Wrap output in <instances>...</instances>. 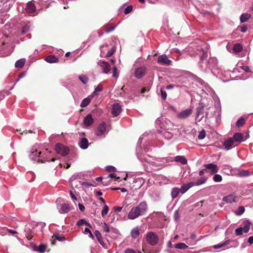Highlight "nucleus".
Here are the masks:
<instances>
[{
	"label": "nucleus",
	"mask_w": 253,
	"mask_h": 253,
	"mask_svg": "<svg viewBox=\"0 0 253 253\" xmlns=\"http://www.w3.org/2000/svg\"><path fill=\"white\" fill-rule=\"evenodd\" d=\"M147 209L146 202L145 201L141 202L137 206L131 208L128 213V218L133 220L144 215L146 212Z\"/></svg>",
	"instance_id": "f257e3e1"
},
{
	"label": "nucleus",
	"mask_w": 253,
	"mask_h": 253,
	"mask_svg": "<svg viewBox=\"0 0 253 253\" xmlns=\"http://www.w3.org/2000/svg\"><path fill=\"white\" fill-rule=\"evenodd\" d=\"M207 56V53L203 52V55L200 57L201 62L200 66L203 70H206V69H205L203 64H208L207 68H208L209 70H211L213 68L216 67L217 64V60L216 58L211 57L208 60H207L206 58Z\"/></svg>",
	"instance_id": "f03ea898"
},
{
	"label": "nucleus",
	"mask_w": 253,
	"mask_h": 253,
	"mask_svg": "<svg viewBox=\"0 0 253 253\" xmlns=\"http://www.w3.org/2000/svg\"><path fill=\"white\" fill-rule=\"evenodd\" d=\"M56 203L58 211L61 214L67 213L71 210L69 204L61 198L56 200Z\"/></svg>",
	"instance_id": "7ed1b4c3"
},
{
	"label": "nucleus",
	"mask_w": 253,
	"mask_h": 253,
	"mask_svg": "<svg viewBox=\"0 0 253 253\" xmlns=\"http://www.w3.org/2000/svg\"><path fill=\"white\" fill-rule=\"evenodd\" d=\"M137 156L138 159L141 162H146L150 164L152 166H154L159 168H162L165 166L164 163H159V160H155V161H154V159L148 155H144L143 156H141V155H138V153H137Z\"/></svg>",
	"instance_id": "20e7f679"
},
{
	"label": "nucleus",
	"mask_w": 253,
	"mask_h": 253,
	"mask_svg": "<svg viewBox=\"0 0 253 253\" xmlns=\"http://www.w3.org/2000/svg\"><path fill=\"white\" fill-rule=\"evenodd\" d=\"M29 156L31 160L37 161L38 162L44 163L49 161L47 158H42V156H41V151L37 149H32Z\"/></svg>",
	"instance_id": "39448f33"
},
{
	"label": "nucleus",
	"mask_w": 253,
	"mask_h": 253,
	"mask_svg": "<svg viewBox=\"0 0 253 253\" xmlns=\"http://www.w3.org/2000/svg\"><path fill=\"white\" fill-rule=\"evenodd\" d=\"M145 239L147 243L152 246L157 245L159 242L158 236L153 232H147L145 235Z\"/></svg>",
	"instance_id": "423d86ee"
},
{
	"label": "nucleus",
	"mask_w": 253,
	"mask_h": 253,
	"mask_svg": "<svg viewBox=\"0 0 253 253\" xmlns=\"http://www.w3.org/2000/svg\"><path fill=\"white\" fill-rule=\"evenodd\" d=\"M110 129V128L109 126H107L105 123L103 122L98 126L96 135L98 136L104 137L108 133Z\"/></svg>",
	"instance_id": "0eeeda50"
},
{
	"label": "nucleus",
	"mask_w": 253,
	"mask_h": 253,
	"mask_svg": "<svg viewBox=\"0 0 253 253\" xmlns=\"http://www.w3.org/2000/svg\"><path fill=\"white\" fill-rule=\"evenodd\" d=\"M56 152L63 156H65L69 153V149L64 145L57 143L55 147Z\"/></svg>",
	"instance_id": "6e6552de"
},
{
	"label": "nucleus",
	"mask_w": 253,
	"mask_h": 253,
	"mask_svg": "<svg viewBox=\"0 0 253 253\" xmlns=\"http://www.w3.org/2000/svg\"><path fill=\"white\" fill-rule=\"evenodd\" d=\"M204 106L202 103H199V106L196 108V121L200 122L204 117Z\"/></svg>",
	"instance_id": "1a4fd4ad"
},
{
	"label": "nucleus",
	"mask_w": 253,
	"mask_h": 253,
	"mask_svg": "<svg viewBox=\"0 0 253 253\" xmlns=\"http://www.w3.org/2000/svg\"><path fill=\"white\" fill-rule=\"evenodd\" d=\"M157 62L162 65L169 66L171 64V60L168 59L166 54H162L158 57Z\"/></svg>",
	"instance_id": "9d476101"
},
{
	"label": "nucleus",
	"mask_w": 253,
	"mask_h": 253,
	"mask_svg": "<svg viewBox=\"0 0 253 253\" xmlns=\"http://www.w3.org/2000/svg\"><path fill=\"white\" fill-rule=\"evenodd\" d=\"M98 65L100 66L102 69V73L108 74L110 72L111 67L108 62L100 60L98 62Z\"/></svg>",
	"instance_id": "9b49d317"
},
{
	"label": "nucleus",
	"mask_w": 253,
	"mask_h": 253,
	"mask_svg": "<svg viewBox=\"0 0 253 253\" xmlns=\"http://www.w3.org/2000/svg\"><path fill=\"white\" fill-rule=\"evenodd\" d=\"M237 145L238 144L235 142V141L232 138L227 139L223 143V146L224 147V148L227 150L231 149L237 146Z\"/></svg>",
	"instance_id": "f8f14e48"
},
{
	"label": "nucleus",
	"mask_w": 253,
	"mask_h": 253,
	"mask_svg": "<svg viewBox=\"0 0 253 253\" xmlns=\"http://www.w3.org/2000/svg\"><path fill=\"white\" fill-rule=\"evenodd\" d=\"M146 71V68L144 66L137 68L134 71L135 77L137 79H140L145 75Z\"/></svg>",
	"instance_id": "ddd939ff"
},
{
	"label": "nucleus",
	"mask_w": 253,
	"mask_h": 253,
	"mask_svg": "<svg viewBox=\"0 0 253 253\" xmlns=\"http://www.w3.org/2000/svg\"><path fill=\"white\" fill-rule=\"evenodd\" d=\"M206 168V170H210L211 174H214L217 172L218 170V168L217 165L213 164H208L204 166Z\"/></svg>",
	"instance_id": "4468645a"
},
{
	"label": "nucleus",
	"mask_w": 253,
	"mask_h": 253,
	"mask_svg": "<svg viewBox=\"0 0 253 253\" xmlns=\"http://www.w3.org/2000/svg\"><path fill=\"white\" fill-rule=\"evenodd\" d=\"M122 111V107L119 103H114L112 106V113L115 116H117Z\"/></svg>",
	"instance_id": "2eb2a0df"
},
{
	"label": "nucleus",
	"mask_w": 253,
	"mask_h": 253,
	"mask_svg": "<svg viewBox=\"0 0 253 253\" xmlns=\"http://www.w3.org/2000/svg\"><path fill=\"white\" fill-rule=\"evenodd\" d=\"M192 112V109H187L178 113L177 117L180 119H185L189 116L191 114Z\"/></svg>",
	"instance_id": "dca6fc26"
},
{
	"label": "nucleus",
	"mask_w": 253,
	"mask_h": 253,
	"mask_svg": "<svg viewBox=\"0 0 253 253\" xmlns=\"http://www.w3.org/2000/svg\"><path fill=\"white\" fill-rule=\"evenodd\" d=\"M159 133L167 140H169L173 137L172 133L165 129L160 130Z\"/></svg>",
	"instance_id": "f3484780"
},
{
	"label": "nucleus",
	"mask_w": 253,
	"mask_h": 253,
	"mask_svg": "<svg viewBox=\"0 0 253 253\" xmlns=\"http://www.w3.org/2000/svg\"><path fill=\"white\" fill-rule=\"evenodd\" d=\"M232 138L235 141L236 143H240L242 142L245 141V139H244V136L242 133L240 132H236L234 133Z\"/></svg>",
	"instance_id": "a211bd4d"
},
{
	"label": "nucleus",
	"mask_w": 253,
	"mask_h": 253,
	"mask_svg": "<svg viewBox=\"0 0 253 253\" xmlns=\"http://www.w3.org/2000/svg\"><path fill=\"white\" fill-rule=\"evenodd\" d=\"M25 10L28 13L34 14L35 12L36 6L32 2H28L27 4Z\"/></svg>",
	"instance_id": "6ab92c4d"
},
{
	"label": "nucleus",
	"mask_w": 253,
	"mask_h": 253,
	"mask_svg": "<svg viewBox=\"0 0 253 253\" xmlns=\"http://www.w3.org/2000/svg\"><path fill=\"white\" fill-rule=\"evenodd\" d=\"M79 145L82 149H86L88 146V141L85 137L82 138L79 142Z\"/></svg>",
	"instance_id": "aec40b11"
},
{
	"label": "nucleus",
	"mask_w": 253,
	"mask_h": 253,
	"mask_svg": "<svg viewBox=\"0 0 253 253\" xmlns=\"http://www.w3.org/2000/svg\"><path fill=\"white\" fill-rule=\"evenodd\" d=\"M193 186V184L192 182H190L188 184H183L180 189H179L180 193L184 194L187 190Z\"/></svg>",
	"instance_id": "412c9836"
},
{
	"label": "nucleus",
	"mask_w": 253,
	"mask_h": 253,
	"mask_svg": "<svg viewBox=\"0 0 253 253\" xmlns=\"http://www.w3.org/2000/svg\"><path fill=\"white\" fill-rule=\"evenodd\" d=\"M41 156H42V158H47V159H49V161L48 162H54L55 160L54 158H51V154L47 149H46L43 152H41Z\"/></svg>",
	"instance_id": "4be33fe9"
},
{
	"label": "nucleus",
	"mask_w": 253,
	"mask_h": 253,
	"mask_svg": "<svg viewBox=\"0 0 253 253\" xmlns=\"http://www.w3.org/2000/svg\"><path fill=\"white\" fill-rule=\"evenodd\" d=\"M174 161L177 163H180L182 165H185L187 163V159L183 156H177L175 157Z\"/></svg>",
	"instance_id": "5701e85b"
},
{
	"label": "nucleus",
	"mask_w": 253,
	"mask_h": 253,
	"mask_svg": "<svg viewBox=\"0 0 253 253\" xmlns=\"http://www.w3.org/2000/svg\"><path fill=\"white\" fill-rule=\"evenodd\" d=\"M46 248V246L43 244L40 245L38 246H35L34 248L35 251L39 252V253H43L45 252Z\"/></svg>",
	"instance_id": "b1692460"
},
{
	"label": "nucleus",
	"mask_w": 253,
	"mask_h": 253,
	"mask_svg": "<svg viewBox=\"0 0 253 253\" xmlns=\"http://www.w3.org/2000/svg\"><path fill=\"white\" fill-rule=\"evenodd\" d=\"M93 122V119L90 114L87 115L84 119V124L85 126H90Z\"/></svg>",
	"instance_id": "393cba45"
},
{
	"label": "nucleus",
	"mask_w": 253,
	"mask_h": 253,
	"mask_svg": "<svg viewBox=\"0 0 253 253\" xmlns=\"http://www.w3.org/2000/svg\"><path fill=\"white\" fill-rule=\"evenodd\" d=\"M228 243H229V241H226L223 243H220V244H218L214 245L213 248L215 249H221L222 250H225L228 248L227 247H226V246L228 244Z\"/></svg>",
	"instance_id": "a878e982"
},
{
	"label": "nucleus",
	"mask_w": 253,
	"mask_h": 253,
	"mask_svg": "<svg viewBox=\"0 0 253 253\" xmlns=\"http://www.w3.org/2000/svg\"><path fill=\"white\" fill-rule=\"evenodd\" d=\"M139 229L138 226L133 228L130 232V235L132 238H136L139 235Z\"/></svg>",
	"instance_id": "bb28decb"
},
{
	"label": "nucleus",
	"mask_w": 253,
	"mask_h": 253,
	"mask_svg": "<svg viewBox=\"0 0 253 253\" xmlns=\"http://www.w3.org/2000/svg\"><path fill=\"white\" fill-rule=\"evenodd\" d=\"M92 98L93 97H91V95H89L87 97L84 99L81 103V107L82 108H84L86 107L89 104Z\"/></svg>",
	"instance_id": "cd10ccee"
},
{
	"label": "nucleus",
	"mask_w": 253,
	"mask_h": 253,
	"mask_svg": "<svg viewBox=\"0 0 253 253\" xmlns=\"http://www.w3.org/2000/svg\"><path fill=\"white\" fill-rule=\"evenodd\" d=\"M222 201L227 203H234L235 202V196L233 195H228L223 197Z\"/></svg>",
	"instance_id": "c85d7f7f"
},
{
	"label": "nucleus",
	"mask_w": 253,
	"mask_h": 253,
	"mask_svg": "<svg viewBox=\"0 0 253 253\" xmlns=\"http://www.w3.org/2000/svg\"><path fill=\"white\" fill-rule=\"evenodd\" d=\"M45 60L50 63H56L58 61V59L53 55H48L45 57Z\"/></svg>",
	"instance_id": "c756f323"
},
{
	"label": "nucleus",
	"mask_w": 253,
	"mask_h": 253,
	"mask_svg": "<svg viewBox=\"0 0 253 253\" xmlns=\"http://www.w3.org/2000/svg\"><path fill=\"white\" fill-rule=\"evenodd\" d=\"M251 15L248 13H245L241 14L240 16V21L241 23H244L247 21L251 18Z\"/></svg>",
	"instance_id": "7c9ffc66"
},
{
	"label": "nucleus",
	"mask_w": 253,
	"mask_h": 253,
	"mask_svg": "<svg viewBox=\"0 0 253 253\" xmlns=\"http://www.w3.org/2000/svg\"><path fill=\"white\" fill-rule=\"evenodd\" d=\"M207 179L205 177H201L196 182H191L194 186H199L205 183L207 181Z\"/></svg>",
	"instance_id": "2f4dec72"
},
{
	"label": "nucleus",
	"mask_w": 253,
	"mask_h": 253,
	"mask_svg": "<svg viewBox=\"0 0 253 253\" xmlns=\"http://www.w3.org/2000/svg\"><path fill=\"white\" fill-rule=\"evenodd\" d=\"M26 60L25 58H21L17 60L15 64V67L16 68H22L25 63Z\"/></svg>",
	"instance_id": "473e14b6"
},
{
	"label": "nucleus",
	"mask_w": 253,
	"mask_h": 253,
	"mask_svg": "<svg viewBox=\"0 0 253 253\" xmlns=\"http://www.w3.org/2000/svg\"><path fill=\"white\" fill-rule=\"evenodd\" d=\"M102 90V86L101 84H98L95 88L93 92L91 95V97H93L96 95H98V92L101 91Z\"/></svg>",
	"instance_id": "72a5a7b5"
},
{
	"label": "nucleus",
	"mask_w": 253,
	"mask_h": 253,
	"mask_svg": "<svg viewBox=\"0 0 253 253\" xmlns=\"http://www.w3.org/2000/svg\"><path fill=\"white\" fill-rule=\"evenodd\" d=\"M179 192H180V190L179 188H172V189L171 190V196L172 198L173 199L176 198L177 197Z\"/></svg>",
	"instance_id": "f704fd0d"
},
{
	"label": "nucleus",
	"mask_w": 253,
	"mask_h": 253,
	"mask_svg": "<svg viewBox=\"0 0 253 253\" xmlns=\"http://www.w3.org/2000/svg\"><path fill=\"white\" fill-rule=\"evenodd\" d=\"M243 46L240 43H236L233 47V50L235 52H240L242 50Z\"/></svg>",
	"instance_id": "c9c22d12"
},
{
	"label": "nucleus",
	"mask_w": 253,
	"mask_h": 253,
	"mask_svg": "<svg viewBox=\"0 0 253 253\" xmlns=\"http://www.w3.org/2000/svg\"><path fill=\"white\" fill-rule=\"evenodd\" d=\"M250 224L251 223L249 221H245L244 222L243 227H242L244 232L247 233L249 232L250 228Z\"/></svg>",
	"instance_id": "e433bc0d"
},
{
	"label": "nucleus",
	"mask_w": 253,
	"mask_h": 253,
	"mask_svg": "<svg viewBox=\"0 0 253 253\" xmlns=\"http://www.w3.org/2000/svg\"><path fill=\"white\" fill-rule=\"evenodd\" d=\"M94 234H95L97 240L98 241V242L101 244H102L103 241H102V236H101L100 232L98 230H96L94 232Z\"/></svg>",
	"instance_id": "4c0bfd02"
},
{
	"label": "nucleus",
	"mask_w": 253,
	"mask_h": 253,
	"mask_svg": "<svg viewBox=\"0 0 253 253\" xmlns=\"http://www.w3.org/2000/svg\"><path fill=\"white\" fill-rule=\"evenodd\" d=\"M238 175L241 177H246L250 175V172L248 170H242L239 172Z\"/></svg>",
	"instance_id": "58836bf2"
},
{
	"label": "nucleus",
	"mask_w": 253,
	"mask_h": 253,
	"mask_svg": "<svg viewBox=\"0 0 253 253\" xmlns=\"http://www.w3.org/2000/svg\"><path fill=\"white\" fill-rule=\"evenodd\" d=\"M245 209L244 207L241 206L235 211V214L237 215H241L245 212Z\"/></svg>",
	"instance_id": "ea45409f"
},
{
	"label": "nucleus",
	"mask_w": 253,
	"mask_h": 253,
	"mask_svg": "<svg viewBox=\"0 0 253 253\" xmlns=\"http://www.w3.org/2000/svg\"><path fill=\"white\" fill-rule=\"evenodd\" d=\"M175 248L177 249H185L188 248V246H187L185 244L183 243H180L177 244Z\"/></svg>",
	"instance_id": "a19ab883"
},
{
	"label": "nucleus",
	"mask_w": 253,
	"mask_h": 253,
	"mask_svg": "<svg viewBox=\"0 0 253 253\" xmlns=\"http://www.w3.org/2000/svg\"><path fill=\"white\" fill-rule=\"evenodd\" d=\"M245 123V120L243 118H240L236 122V125L238 127L242 126Z\"/></svg>",
	"instance_id": "79ce46f5"
},
{
	"label": "nucleus",
	"mask_w": 253,
	"mask_h": 253,
	"mask_svg": "<svg viewBox=\"0 0 253 253\" xmlns=\"http://www.w3.org/2000/svg\"><path fill=\"white\" fill-rule=\"evenodd\" d=\"M213 179L216 182H219L222 181V178L220 174H216L213 176Z\"/></svg>",
	"instance_id": "37998d69"
},
{
	"label": "nucleus",
	"mask_w": 253,
	"mask_h": 253,
	"mask_svg": "<svg viewBox=\"0 0 253 253\" xmlns=\"http://www.w3.org/2000/svg\"><path fill=\"white\" fill-rule=\"evenodd\" d=\"M109 211V207L107 205H105L102 210L101 215L103 217L105 216Z\"/></svg>",
	"instance_id": "c03bdc74"
},
{
	"label": "nucleus",
	"mask_w": 253,
	"mask_h": 253,
	"mask_svg": "<svg viewBox=\"0 0 253 253\" xmlns=\"http://www.w3.org/2000/svg\"><path fill=\"white\" fill-rule=\"evenodd\" d=\"M160 92L161 94V97L164 99L165 100L167 97V94L166 91L165 90L164 87H161L160 89Z\"/></svg>",
	"instance_id": "a18cd8bd"
},
{
	"label": "nucleus",
	"mask_w": 253,
	"mask_h": 253,
	"mask_svg": "<svg viewBox=\"0 0 253 253\" xmlns=\"http://www.w3.org/2000/svg\"><path fill=\"white\" fill-rule=\"evenodd\" d=\"M79 78L84 84H86L88 82V78L84 75L80 76Z\"/></svg>",
	"instance_id": "49530a36"
},
{
	"label": "nucleus",
	"mask_w": 253,
	"mask_h": 253,
	"mask_svg": "<svg viewBox=\"0 0 253 253\" xmlns=\"http://www.w3.org/2000/svg\"><path fill=\"white\" fill-rule=\"evenodd\" d=\"M205 136L206 131L204 129H203L199 132L198 137L200 140H202L205 138Z\"/></svg>",
	"instance_id": "de8ad7c7"
},
{
	"label": "nucleus",
	"mask_w": 253,
	"mask_h": 253,
	"mask_svg": "<svg viewBox=\"0 0 253 253\" xmlns=\"http://www.w3.org/2000/svg\"><path fill=\"white\" fill-rule=\"evenodd\" d=\"M101 224H103L102 228L103 229V231L106 233H109L110 231V228L107 223L104 222L103 223H101Z\"/></svg>",
	"instance_id": "09e8293b"
},
{
	"label": "nucleus",
	"mask_w": 253,
	"mask_h": 253,
	"mask_svg": "<svg viewBox=\"0 0 253 253\" xmlns=\"http://www.w3.org/2000/svg\"><path fill=\"white\" fill-rule=\"evenodd\" d=\"M30 29V24L26 25L25 26H24L22 28V34H24L26 33L28 31H29Z\"/></svg>",
	"instance_id": "8fccbe9b"
},
{
	"label": "nucleus",
	"mask_w": 253,
	"mask_h": 253,
	"mask_svg": "<svg viewBox=\"0 0 253 253\" xmlns=\"http://www.w3.org/2000/svg\"><path fill=\"white\" fill-rule=\"evenodd\" d=\"M119 76V72L118 71V69L116 66H114L113 69V75L112 77L114 78H117Z\"/></svg>",
	"instance_id": "3c124183"
},
{
	"label": "nucleus",
	"mask_w": 253,
	"mask_h": 253,
	"mask_svg": "<svg viewBox=\"0 0 253 253\" xmlns=\"http://www.w3.org/2000/svg\"><path fill=\"white\" fill-rule=\"evenodd\" d=\"M244 231L242 229V227H239L236 229L235 233L237 236H240L243 234Z\"/></svg>",
	"instance_id": "603ef678"
},
{
	"label": "nucleus",
	"mask_w": 253,
	"mask_h": 253,
	"mask_svg": "<svg viewBox=\"0 0 253 253\" xmlns=\"http://www.w3.org/2000/svg\"><path fill=\"white\" fill-rule=\"evenodd\" d=\"M54 236L59 241H63L65 240V238L64 236H60L58 234L56 233L54 234Z\"/></svg>",
	"instance_id": "864d4df0"
},
{
	"label": "nucleus",
	"mask_w": 253,
	"mask_h": 253,
	"mask_svg": "<svg viewBox=\"0 0 253 253\" xmlns=\"http://www.w3.org/2000/svg\"><path fill=\"white\" fill-rule=\"evenodd\" d=\"M106 170L109 172H112V171H115L116 170V169L112 166H107L106 167Z\"/></svg>",
	"instance_id": "5fc2aeb1"
},
{
	"label": "nucleus",
	"mask_w": 253,
	"mask_h": 253,
	"mask_svg": "<svg viewBox=\"0 0 253 253\" xmlns=\"http://www.w3.org/2000/svg\"><path fill=\"white\" fill-rule=\"evenodd\" d=\"M84 223H86V221L84 219H82L79 220L77 222V225L78 226H81L83 225L84 224Z\"/></svg>",
	"instance_id": "6e6d98bb"
},
{
	"label": "nucleus",
	"mask_w": 253,
	"mask_h": 253,
	"mask_svg": "<svg viewBox=\"0 0 253 253\" xmlns=\"http://www.w3.org/2000/svg\"><path fill=\"white\" fill-rule=\"evenodd\" d=\"M132 10V7L130 5L127 6L124 10L125 14H128L130 13Z\"/></svg>",
	"instance_id": "4d7b16f0"
},
{
	"label": "nucleus",
	"mask_w": 253,
	"mask_h": 253,
	"mask_svg": "<svg viewBox=\"0 0 253 253\" xmlns=\"http://www.w3.org/2000/svg\"><path fill=\"white\" fill-rule=\"evenodd\" d=\"M125 253H142L140 251L136 252L134 250L131 249H126L125 251Z\"/></svg>",
	"instance_id": "13d9d810"
},
{
	"label": "nucleus",
	"mask_w": 253,
	"mask_h": 253,
	"mask_svg": "<svg viewBox=\"0 0 253 253\" xmlns=\"http://www.w3.org/2000/svg\"><path fill=\"white\" fill-rule=\"evenodd\" d=\"M115 51V49H114L113 48H112L111 49H110V50H109L108 51V52L106 54V56L108 57L111 56L113 54V53H114Z\"/></svg>",
	"instance_id": "bf43d9fd"
},
{
	"label": "nucleus",
	"mask_w": 253,
	"mask_h": 253,
	"mask_svg": "<svg viewBox=\"0 0 253 253\" xmlns=\"http://www.w3.org/2000/svg\"><path fill=\"white\" fill-rule=\"evenodd\" d=\"M238 28H240V31L242 32V33H245L248 29V28L246 26H242L240 27H239Z\"/></svg>",
	"instance_id": "052dcab7"
},
{
	"label": "nucleus",
	"mask_w": 253,
	"mask_h": 253,
	"mask_svg": "<svg viewBox=\"0 0 253 253\" xmlns=\"http://www.w3.org/2000/svg\"><path fill=\"white\" fill-rule=\"evenodd\" d=\"M70 196H71L72 199L73 201H77V200L76 196L74 195V194L73 193V192L71 190H70Z\"/></svg>",
	"instance_id": "680f3d73"
},
{
	"label": "nucleus",
	"mask_w": 253,
	"mask_h": 253,
	"mask_svg": "<svg viewBox=\"0 0 253 253\" xmlns=\"http://www.w3.org/2000/svg\"><path fill=\"white\" fill-rule=\"evenodd\" d=\"M78 207H79V208L80 210L81 211H84V210H85L84 206L83 205L81 204H78Z\"/></svg>",
	"instance_id": "e2e57ef3"
},
{
	"label": "nucleus",
	"mask_w": 253,
	"mask_h": 253,
	"mask_svg": "<svg viewBox=\"0 0 253 253\" xmlns=\"http://www.w3.org/2000/svg\"><path fill=\"white\" fill-rule=\"evenodd\" d=\"M145 134H142L139 138V140H138V144L139 145L140 144H141V142H142V139H143L144 137L145 136Z\"/></svg>",
	"instance_id": "0e129e2a"
},
{
	"label": "nucleus",
	"mask_w": 253,
	"mask_h": 253,
	"mask_svg": "<svg viewBox=\"0 0 253 253\" xmlns=\"http://www.w3.org/2000/svg\"><path fill=\"white\" fill-rule=\"evenodd\" d=\"M25 75H26V73L25 72H23V73H21L20 74H19L18 76V79L17 80V81H18L20 78L24 77L25 76Z\"/></svg>",
	"instance_id": "69168bd1"
},
{
	"label": "nucleus",
	"mask_w": 253,
	"mask_h": 253,
	"mask_svg": "<svg viewBox=\"0 0 253 253\" xmlns=\"http://www.w3.org/2000/svg\"><path fill=\"white\" fill-rule=\"evenodd\" d=\"M108 177L110 178H116L117 177V174L115 173H111L109 174L108 175Z\"/></svg>",
	"instance_id": "338daca9"
},
{
	"label": "nucleus",
	"mask_w": 253,
	"mask_h": 253,
	"mask_svg": "<svg viewBox=\"0 0 253 253\" xmlns=\"http://www.w3.org/2000/svg\"><path fill=\"white\" fill-rule=\"evenodd\" d=\"M248 241L250 244H253V236H250L249 238Z\"/></svg>",
	"instance_id": "774afa93"
}]
</instances>
